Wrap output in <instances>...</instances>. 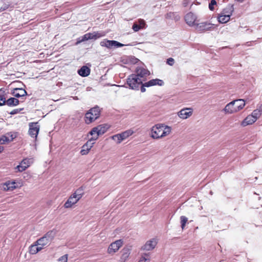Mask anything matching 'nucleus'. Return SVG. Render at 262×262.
I'll list each match as a JSON object with an SVG mask.
<instances>
[{
    "mask_svg": "<svg viewBox=\"0 0 262 262\" xmlns=\"http://www.w3.org/2000/svg\"><path fill=\"white\" fill-rule=\"evenodd\" d=\"M145 79L138 78L134 74H132L129 75L126 79V84L128 86H126V88H128L133 90L138 91L141 84H142V82L145 81Z\"/></svg>",
    "mask_w": 262,
    "mask_h": 262,
    "instance_id": "1",
    "label": "nucleus"
},
{
    "mask_svg": "<svg viewBox=\"0 0 262 262\" xmlns=\"http://www.w3.org/2000/svg\"><path fill=\"white\" fill-rule=\"evenodd\" d=\"M100 110L98 106H96L90 110L85 114L84 120L87 124H89L99 118Z\"/></svg>",
    "mask_w": 262,
    "mask_h": 262,
    "instance_id": "2",
    "label": "nucleus"
},
{
    "mask_svg": "<svg viewBox=\"0 0 262 262\" xmlns=\"http://www.w3.org/2000/svg\"><path fill=\"white\" fill-rule=\"evenodd\" d=\"M105 34L103 32H94L93 33H88L83 35V36L79 37L76 42V45H78L82 42L94 39L96 40L100 37L104 36Z\"/></svg>",
    "mask_w": 262,
    "mask_h": 262,
    "instance_id": "3",
    "label": "nucleus"
},
{
    "mask_svg": "<svg viewBox=\"0 0 262 262\" xmlns=\"http://www.w3.org/2000/svg\"><path fill=\"white\" fill-rule=\"evenodd\" d=\"M55 233L53 230L48 232L43 237L36 241V243L41 247L42 249L45 246L50 244L53 239Z\"/></svg>",
    "mask_w": 262,
    "mask_h": 262,
    "instance_id": "4",
    "label": "nucleus"
},
{
    "mask_svg": "<svg viewBox=\"0 0 262 262\" xmlns=\"http://www.w3.org/2000/svg\"><path fill=\"white\" fill-rule=\"evenodd\" d=\"M109 128L110 125H108L107 124H100L93 127L89 132V134L91 136H93L95 134H96V135L94 136V137H97L98 139L99 136L104 134L107 132Z\"/></svg>",
    "mask_w": 262,
    "mask_h": 262,
    "instance_id": "5",
    "label": "nucleus"
},
{
    "mask_svg": "<svg viewBox=\"0 0 262 262\" xmlns=\"http://www.w3.org/2000/svg\"><path fill=\"white\" fill-rule=\"evenodd\" d=\"M100 45L102 47H105L108 49L118 48L124 46V44L120 43L116 40H110L107 39H104L100 42Z\"/></svg>",
    "mask_w": 262,
    "mask_h": 262,
    "instance_id": "6",
    "label": "nucleus"
},
{
    "mask_svg": "<svg viewBox=\"0 0 262 262\" xmlns=\"http://www.w3.org/2000/svg\"><path fill=\"white\" fill-rule=\"evenodd\" d=\"M134 133V132L131 129H128L122 132L120 134H116L112 137V138L114 141H116L117 143L119 144L122 141L126 139Z\"/></svg>",
    "mask_w": 262,
    "mask_h": 262,
    "instance_id": "7",
    "label": "nucleus"
},
{
    "mask_svg": "<svg viewBox=\"0 0 262 262\" xmlns=\"http://www.w3.org/2000/svg\"><path fill=\"white\" fill-rule=\"evenodd\" d=\"M245 105V101L244 99H239L232 101L226 105V110H230L229 107L232 106H234L235 110L233 112H237L242 110Z\"/></svg>",
    "mask_w": 262,
    "mask_h": 262,
    "instance_id": "8",
    "label": "nucleus"
},
{
    "mask_svg": "<svg viewBox=\"0 0 262 262\" xmlns=\"http://www.w3.org/2000/svg\"><path fill=\"white\" fill-rule=\"evenodd\" d=\"M97 139V137H92L82 146L80 154L82 155H86L88 154L90 150L93 147L95 143V141Z\"/></svg>",
    "mask_w": 262,
    "mask_h": 262,
    "instance_id": "9",
    "label": "nucleus"
},
{
    "mask_svg": "<svg viewBox=\"0 0 262 262\" xmlns=\"http://www.w3.org/2000/svg\"><path fill=\"white\" fill-rule=\"evenodd\" d=\"M34 160L33 158H25L23 159L19 165H17L16 169L19 172H23L33 164Z\"/></svg>",
    "mask_w": 262,
    "mask_h": 262,
    "instance_id": "10",
    "label": "nucleus"
},
{
    "mask_svg": "<svg viewBox=\"0 0 262 262\" xmlns=\"http://www.w3.org/2000/svg\"><path fill=\"white\" fill-rule=\"evenodd\" d=\"M29 134L34 139H36L39 131V125L38 122H31L29 124Z\"/></svg>",
    "mask_w": 262,
    "mask_h": 262,
    "instance_id": "11",
    "label": "nucleus"
},
{
    "mask_svg": "<svg viewBox=\"0 0 262 262\" xmlns=\"http://www.w3.org/2000/svg\"><path fill=\"white\" fill-rule=\"evenodd\" d=\"M123 241L122 239L117 240L111 243L107 249V252L110 254H113L116 252L122 246Z\"/></svg>",
    "mask_w": 262,
    "mask_h": 262,
    "instance_id": "12",
    "label": "nucleus"
},
{
    "mask_svg": "<svg viewBox=\"0 0 262 262\" xmlns=\"http://www.w3.org/2000/svg\"><path fill=\"white\" fill-rule=\"evenodd\" d=\"M163 124H157L154 125L151 129V137L154 139L160 138V134L163 128Z\"/></svg>",
    "mask_w": 262,
    "mask_h": 262,
    "instance_id": "13",
    "label": "nucleus"
},
{
    "mask_svg": "<svg viewBox=\"0 0 262 262\" xmlns=\"http://www.w3.org/2000/svg\"><path fill=\"white\" fill-rule=\"evenodd\" d=\"M17 137V134L15 133H8L5 135H3L0 137V144L9 143L12 141Z\"/></svg>",
    "mask_w": 262,
    "mask_h": 262,
    "instance_id": "14",
    "label": "nucleus"
},
{
    "mask_svg": "<svg viewBox=\"0 0 262 262\" xmlns=\"http://www.w3.org/2000/svg\"><path fill=\"white\" fill-rule=\"evenodd\" d=\"M150 72L147 70L141 67H138L135 70V73L134 74L136 77L144 79L150 75Z\"/></svg>",
    "mask_w": 262,
    "mask_h": 262,
    "instance_id": "15",
    "label": "nucleus"
},
{
    "mask_svg": "<svg viewBox=\"0 0 262 262\" xmlns=\"http://www.w3.org/2000/svg\"><path fill=\"white\" fill-rule=\"evenodd\" d=\"M213 26V24L207 22L201 23L196 25V29L198 32H202L210 30Z\"/></svg>",
    "mask_w": 262,
    "mask_h": 262,
    "instance_id": "16",
    "label": "nucleus"
},
{
    "mask_svg": "<svg viewBox=\"0 0 262 262\" xmlns=\"http://www.w3.org/2000/svg\"><path fill=\"white\" fill-rule=\"evenodd\" d=\"M157 244V240L152 238L146 242V243L142 247L141 249L143 250L149 251L155 248Z\"/></svg>",
    "mask_w": 262,
    "mask_h": 262,
    "instance_id": "17",
    "label": "nucleus"
},
{
    "mask_svg": "<svg viewBox=\"0 0 262 262\" xmlns=\"http://www.w3.org/2000/svg\"><path fill=\"white\" fill-rule=\"evenodd\" d=\"M196 16L192 12H189L185 16V20L186 23L189 26L195 25Z\"/></svg>",
    "mask_w": 262,
    "mask_h": 262,
    "instance_id": "18",
    "label": "nucleus"
},
{
    "mask_svg": "<svg viewBox=\"0 0 262 262\" xmlns=\"http://www.w3.org/2000/svg\"><path fill=\"white\" fill-rule=\"evenodd\" d=\"M11 94L16 98L25 96L27 95L26 90L22 88H15L11 91Z\"/></svg>",
    "mask_w": 262,
    "mask_h": 262,
    "instance_id": "19",
    "label": "nucleus"
},
{
    "mask_svg": "<svg viewBox=\"0 0 262 262\" xmlns=\"http://www.w3.org/2000/svg\"><path fill=\"white\" fill-rule=\"evenodd\" d=\"M190 110L191 109L190 108L182 109L178 112V116L183 119H187L192 115V112Z\"/></svg>",
    "mask_w": 262,
    "mask_h": 262,
    "instance_id": "20",
    "label": "nucleus"
},
{
    "mask_svg": "<svg viewBox=\"0 0 262 262\" xmlns=\"http://www.w3.org/2000/svg\"><path fill=\"white\" fill-rule=\"evenodd\" d=\"M91 70L86 66H82L77 71L78 74L82 77H86L90 74Z\"/></svg>",
    "mask_w": 262,
    "mask_h": 262,
    "instance_id": "21",
    "label": "nucleus"
},
{
    "mask_svg": "<svg viewBox=\"0 0 262 262\" xmlns=\"http://www.w3.org/2000/svg\"><path fill=\"white\" fill-rule=\"evenodd\" d=\"M256 120L251 115H248L246 118L242 122L241 125L243 126H246L248 125L252 124Z\"/></svg>",
    "mask_w": 262,
    "mask_h": 262,
    "instance_id": "22",
    "label": "nucleus"
},
{
    "mask_svg": "<svg viewBox=\"0 0 262 262\" xmlns=\"http://www.w3.org/2000/svg\"><path fill=\"white\" fill-rule=\"evenodd\" d=\"M121 252V260L122 262H125L130 255V249L128 248H124L122 250Z\"/></svg>",
    "mask_w": 262,
    "mask_h": 262,
    "instance_id": "23",
    "label": "nucleus"
},
{
    "mask_svg": "<svg viewBox=\"0 0 262 262\" xmlns=\"http://www.w3.org/2000/svg\"><path fill=\"white\" fill-rule=\"evenodd\" d=\"M139 24L134 23L133 25L132 29L135 32H137L144 27L146 25L145 22L143 19H139Z\"/></svg>",
    "mask_w": 262,
    "mask_h": 262,
    "instance_id": "24",
    "label": "nucleus"
},
{
    "mask_svg": "<svg viewBox=\"0 0 262 262\" xmlns=\"http://www.w3.org/2000/svg\"><path fill=\"white\" fill-rule=\"evenodd\" d=\"M41 250H42L41 247L36 243V242L29 247V252L31 254H35Z\"/></svg>",
    "mask_w": 262,
    "mask_h": 262,
    "instance_id": "25",
    "label": "nucleus"
},
{
    "mask_svg": "<svg viewBox=\"0 0 262 262\" xmlns=\"http://www.w3.org/2000/svg\"><path fill=\"white\" fill-rule=\"evenodd\" d=\"M79 201L76 195L73 194L68 200H67V208L71 207L72 205L75 204Z\"/></svg>",
    "mask_w": 262,
    "mask_h": 262,
    "instance_id": "26",
    "label": "nucleus"
},
{
    "mask_svg": "<svg viewBox=\"0 0 262 262\" xmlns=\"http://www.w3.org/2000/svg\"><path fill=\"white\" fill-rule=\"evenodd\" d=\"M233 11H234L233 6L228 5L226 8H225L222 10V11L221 12V14H222V15H228V16H229L230 17Z\"/></svg>",
    "mask_w": 262,
    "mask_h": 262,
    "instance_id": "27",
    "label": "nucleus"
},
{
    "mask_svg": "<svg viewBox=\"0 0 262 262\" xmlns=\"http://www.w3.org/2000/svg\"><path fill=\"white\" fill-rule=\"evenodd\" d=\"M166 18L173 19L176 21H178L180 19L181 16L178 12H170L166 14Z\"/></svg>",
    "mask_w": 262,
    "mask_h": 262,
    "instance_id": "28",
    "label": "nucleus"
},
{
    "mask_svg": "<svg viewBox=\"0 0 262 262\" xmlns=\"http://www.w3.org/2000/svg\"><path fill=\"white\" fill-rule=\"evenodd\" d=\"M15 183L14 182H7L4 184V189L5 191L13 190L16 188Z\"/></svg>",
    "mask_w": 262,
    "mask_h": 262,
    "instance_id": "29",
    "label": "nucleus"
},
{
    "mask_svg": "<svg viewBox=\"0 0 262 262\" xmlns=\"http://www.w3.org/2000/svg\"><path fill=\"white\" fill-rule=\"evenodd\" d=\"M19 104V100L14 97H11L7 100L6 104L9 106H16Z\"/></svg>",
    "mask_w": 262,
    "mask_h": 262,
    "instance_id": "30",
    "label": "nucleus"
},
{
    "mask_svg": "<svg viewBox=\"0 0 262 262\" xmlns=\"http://www.w3.org/2000/svg\"><path fill=\"white\" fill-rule=\"evenodd\" d=\"M230 17L228 15H224L222 14H219L217 16V20L220 23L225 24L227 23L230 20Z\"/></svg>",
    "mask_w": 262,
    "mask_h": 262,
    "instance_id": "31",
    "label": "nucleus"
},
{
    "mask_svg": "<svg viewBox=\"0 0 262 262\" xmlns=\"http://www.w3.org/2000/svg\"><path fill=\"white\" fill-rule=\"evenodd\" d=\"M171 132V127L168 126H163V128L160 134V138H162L168 135Z\"/></svg>",
    "mask_w": 262,
    "mask_h": 262,
    "instance_id": "32",
    "label": "nucleus"
},
{
    "mask_svg": "<svg viewBox=\"0 0 262 262\" xmlns=\"http://www.w3.org/2000/svg\"><path fill=\"white\" fill-rule=\"evenodd\" d=\"M6 101L5 92L0 90V106L5 105Z\"/></svg>",
    "mask_w": 262,
    "mask_h": 262,
    "instance_id": "33",
    "label": "nucleus"
},
{
    "mask_svg": "<svg viewBox=\"0 0 262 262\" xmlns=\"http://www.w3.org/2000/svg\"><path fill=\"white\" fill-rule=\"evenodd\" d=\"M73 194L76 195V196L77 197L78 199H79V200L83 194V188L82 187L79 188L75 191V192Z\"/></svg>",
    "mask_w": 262,
    "mask_h": 262,
    "instance_id": "34",
    "label": "nucleus"
},
{
    "mask_svg": "<svg viewBox=\"0 0 262 262\" xmlns=\"http://www.w3.org/2000/svg\"><path fill=\"white\" fill-rule=\"evenodd\" d=\"M180 221H181V227L182 229H184L186 224L188 222V219L185 216H181L180 217Z\"/></svg>",
    "mask_w": 262,
    "mask_h": 262,
    "instance_id": "35",
    "label": "nucleus"
},
{
    "mask_svg": "<svg viewBox=\"0 0 262 262\" xmlns=\"http://www.w3.org/2000/svg\"><path fill=\"white\" fill-rule=\"evenodd\" d=\"M261 111L258 109H256L253 111L251 115L253 116L254 118L257 120V119L260 116L261 113Z\"/></svg>",
    "mask_w": 262,
    "mask_h": 262,
    "instance_id": "36",
    "label": "nucleus"
},
{
    "mask_svg": "<svg viewBox=\"0 0 262 262\" xmlns=\"http://www.w3.org/2000/svg\"><path fill=\"white\" fill-rule=\"evenodd\" d=\"M150 258L148 254H144L143 255H142L140 259L138 262H149Z\"/></svg>",
    "mask_w": 262,
    "mask_h": 262,
    "instance_id": "37",
    "label": "nucleus"
},
{
    "mask_svg": "<svg viewBox=\"0 0 262 262\" xmlns=\"http://www.w3.org/2000/svg\"><path fill=\"white\" fill-rule=\"evenodd\" d=\"M216 5V2L215 0H211L209 4V8L211 11H213L214 9V6Z\"/></svg>",
    "mask_w": 262,
    "mask_h": 262,
    "instance_id": "38",
    "label": "nucleus"
},
{
    "mask_svg": "<svg viewBox=\"0 0 262 262\" xmlns=\"http://www.w3.org/2000/svg\"><path fill=\"white\" fill-rule=\"evenodd\" d=\"M153 80L155 81V85H158L159 86H162L164 85V82L162 80L156 78V79H153Z\"/></svg>",
    "mask_w": 262,
    "mask_h": 262,
    "instance_id": "39",
    "label": "nucleus"
},
{
    "mask_svg": "<svg viewBox=\"0 0 262 262\" xmlns=\"http://www.w3.org/2000/svg\"><path fill=\"white\" fill-rule=\"evenodd\" d=\"M229 108H230V110H226V106L224 108V111L226 113H228V114H233V113H236V112H233V111L235 110V108H234V106H230L229 107Z\"/></svg>",
    "mask_w": 262,
    "mask_h": 262,
    "instance_id": "40",
    "label": "nucleus"
},
{
    "mask_svg": "<svg viewBox=\"0 0 262 262\" xmlns=\"http://www.w3.org/2000/svg\"><path fill=\"white\" fill-rule=\"evenodd\" d=\"M155 81L153 79L150 80L147 82H144V86H146L147 88L154 86L155 85Z\"/></svg>",
    "mask_w": 262,
    "mask_h": 262,
    "instance_id": "41",
    "label": "nucleus"
},
{
    "mask_svg": "<svg viewBox=\"0 0 262 262\" xmlns=\"http://www.w3.org/2000/svg\"><path fill=\"white\" fill-rule=\"evenodd\" d=\"M10 7V4H5L0 8V11H3L8 9Z\"/></svg>",
    "mask_w": 262,
    "mask_h": 262,
    "instance_id": "42",
    "label": "nucleus"
},
{
    "mask_svg": "<svg viewBox=\"0 0 262 262\" xmlns=\"http://www.w3.org/2000/svg\"><path fill=\"white\" fill-rule=\"evenodd\" d=\"M166 63L168 65L172 66L174 64V60L172 58H169L167 59Z\"/></svg>",
    "mask_w": 262,
    "mask_h": 262,
    "instance_id": "43",
    "label": "nucleus"
},
{
    "mask_svg": "<svg viewBox=\"0 0 262 262\" xmlns=\"http://www.w3.org/2000/svg\"><path fill=\"white\" fill-rule=\"evenodd\" d=\"M139 61V59L135 57L134 56H132L130 57V62L132 63L135 64L138 62Z\"/></svg>",
    "mask_w": 262,
    "mask_h": 262,
    "instance_id": "44",
    "label": "nucleus"
},
{
    "mask_svg": "<svg viewBox=\"0 0 262 262\" xmlns=\"http://www.w3.org/2000/svg\"><path fill=\"white\" fill-rule=\"evenodd\" d=\"M145 87H146V86H144V83H143V82H142V83L141 84V85L140 86V90L142 93H144L146 91Z\"/></svg>",
    "mask_w": 262,
    "mask_h": 262,
    "instance_id": "45",
    "label": "nucleus"
},
{
    "mask_svg": "<svg viewBox=\"0 0 262 262\" xmlns=\"http://www.w3.org/2000/svg\"><path fill=\"white\" fill-rule=\"evenodd\" d=\"M19 112V111L18 109H15L11 112L10 114L14 115V114H17Z\"/></svg>",
    "mask_w": 262,
    "mask_h": 262,
    "instance_id": "46",
    "label": "nucleus"
},
{
    "mask_svg": "<svg viewBox=\"0 0 262 262\" xmlns=\"http://www.w3.org/2000/svg\"><path fill=\"white\" fill-rule=\"evenodd\" d=\"M4 150L3 146H0V153H1Z\"/></svg>",
    "mask_w": 262,
    "mask_h": 262,
    "instance_id": "47",
    "label": "nucleus"
},
{
    "mask_svg": "<svg viewBox=\"0 0 262 262\" xmlns=\"http://www.w3.org/2000/svg\"><path fill=\"white\" fill-rule=\"evenodd\" d=\"M66 257V255H63L59 259V261H62L64 258Z\"/></svg>",
    "mask_w": 262,
    "mask_h": 262,
    "instance_id": "48",
    "label": "nucleus"
},
{
    "mask_svg": "<svg viewBox=\"0 0 262 262\" xmlns=\"http://www.w3.org/2000/svg\"><path fill=\"white\" fill-rule=\"evenodd\" d=\"M236 1L238 2L242 3L244 0H236Z\"/></svg>",
    "mask_w": 262,
    "mask_h": 262,
    "instance_id": "49",
    "label": "nucleus"
},
{
    "mask_svg": "<svg viewBox=\"0 0 262 262\" xmlns=\"http://www.w3.org/2000/svg\"><path fill=\"white\" fill-rule=\"evenodd\" d=\"M74 99L75 100H77L78 98H77V97H74Z\"/></svg>",
    "mask_w": 262,
    "mask_h": 262,
    "instance_id": "50",
    "label": "nucleus"
},
{
    "mask_svg": "<svg viewBox=\"0 0 262 262\" xmlns=\"http://www.w3.org/2000/svg\"><path fill=\"white\" fill-rule=\"evenodd\" d=\"M68 254H67V257H66V258H67V261H68Z\"/></svg>",
    "mask_w": 262,
    "mask_h": 262,
    "instance_id": "51",
    "label": "nucleus"
}]
</instances>
